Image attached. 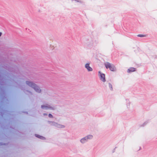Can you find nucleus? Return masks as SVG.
<instances>
[{"instance_id": "1", "label": "nucleus", "mask_w": 157, "mask_h": 157, "mask_svg": "<svg viewBox=\"0 0 157 157\" xmlns=\"http://www.w3.org/2000/svg\"><path fill=\"white\" fill-rule=\"evenodd\" d=\"M15 128L14 126H13L12 123L10 122L6 123H0V134H2V139H4V136L7 138V135L9 133H13V131Z\"/></svg>"}, {"instance_id": "2", "label": "nucleus", "mask_w": 157, "mask_h": 157, "mask_svg": "<svg viewBox=\"0 0 157 157\" xmlns=\"http://www.w3.org/2000/svg\"><path fill=\"white\" fill-rule=\"evenodd\" d=\"M105 66L107 69H109L112 71H116V68L113 64H111L108 62L105 63Z\"/></svg>"}, {"instance_id": "3", "label": "nucleus", "mask_w": 157, "mask_h": 157, "mask_svg": "<svg viewBox=\"0 0 157 157\" xmlns=\"http://www.w3.org/2000/svg\"><path fill=\"white\" fill-rule=\"evenodd\" d=\"M48 122L50 125L54 126L57 128H63L65 127L64 125L58 124L57 123L54 121H48Z\"/></svg>"}, {"instance_id": "4", "label": "nucleus", "mask_w": 157, "mask_h": 157, "mask_svg": "<svg viewBox=\"0 0 157 157\" xmlns=\"http://www.w3.org/2000/svg\"><path fill=\"white\" fill-rule=\"evenodd\" d=\"M41 108L42 109H50L52 110H55V108L54 107L51 106L50 105L48 104L45 105H42L41 106Z\"/></svg>"}, {"instance_id": "5", "label": "nucleus", "mask_w": 157, "mask_h": 157, "mask_svg": "<svg viewBox=\"0 0 157 157\" xmlns=\"http://www.w3.org/2000/svg\"><path fill=\"white\" fill-rule=\"evenodd\" d=\"M93 136L92 135H89L82 138L80 140V142L81 143L84 144L86 142L88 139H90L93 138Z\"/></svg>"}, {"instance_id": "6", "label": "nucleus", "mask_w": 157, "mask_h": 157, "mask_svg": "<svg viewBox=\"0 0 157 157\" xmlns=\"http://www.w3.org/2000/svg\"><path fill=\"white\" fill-rule=\"evenodd\" d=\"M98 75L99 76L100 80L103 82H105L106 81L105 74L102 73L100 71H99L98 72Z\"/></svg>"}, {"instance_id": "7", "label": "nucleus", "mask_w": 157, "mask_h": 157, "mask_svg": "<svg viewBox=\"0 0 157 157\" xmlns=\"http://www.w3.org/2000/svg\"><path fill=\"white\" fill-rule=\"evenodd\" d=\"M25 84L33 88L36 83L32 81L26 80L25 81Z\"/></svg>"}, {"instance_id": "8", "label": "nucleus", "mask_w": 157, "mask_h": 157, "mask_svg": "<svg viewBox=\"0 0 157 157\" xmlns=\"http://www.w3.org/2000/svg\"><path fill=\"white\" fill-rule=\"evenodd\" d=\"M33 89L37 93H40L41 92V90L39 86L36 84Z\"/></svg>"}, {"instance_id": "9", "label": "nucleus", "mask_w": 157, "mask_h": 157, "mask_svg": "<svg viewBox=\"0 0 157 157\" xmlns=\"http://www.w3.org/2000/svg\"><path fill=\"white\" fill-rule=\"evenodd\" d=\"M85 67L89 72L91 71H93V69L90 66V63H86L85 64Z\"/></svg>"}, {"instance_id": "10", "label": "nucleus", "mask_w": 157, "mask_h": 157, "mask_svg": "<svg viewBox=\"0 0 157 157\" xmlns=\"http://www.w3.org/2000/svg\"><path fill=\"white\" fill-rule=\"evenodd\" d=\"M136 71V68L133 67H131L128 69L127 71V72L128 73H131L132 72L135 71Z\"/></svg>"}, {"instance_id": "11", "label": "nucleus", "mask_w": 157, "mask_h": 157, "mask_svg": "<svg viewBox=\"0 0 157 157\" xmlns=\"http://www.w3.org/2000/svg\"><path fill=\"white\" fill-rule=\"evenodd\" d=\"M35 136L36 137L41 140H45L46 139V138L45 137L38 134H35Z\"/></svg>"}, {"instance_id": "12", "label": "nucleus", "mask_w": 157, "mask_h": 157, "mask_svg": "<svg viewBox=\"0 0 157 157\" xmlns=\"http://www.w3.org/2000/svg\"><path fill=\"white\" fill-rule=\"evenodd\" d=\"M22 90H23L24 92L25 93V94H27L26 93L27 92L30 95H33V93L30 90H26L25 88L22 89Z\"/></svg>"}, {"instance_id": "13", "label": "nucleus", "mask_w": 157, "mask_h": 157, "mask_svg": "<svg viewBox=\"0 0 157 157\" xmlns=\"http://www.w3.org/2000/svg\"><path fill=\"white\" fill-rule=\"evenodd\" d=\"M9 143V142H8L5 143L3 142H0V146H7L8 145Z\"/></svg>"}, {"instance_id": "14", "label": "nucleus", "mask_w": 157, "mask_h": 157, "mask_svg": "<svg viewBox=\"0 0 157 157\" xmlns=\"http://www.w3.org/2000/svg\"><path fill=\"white\" fill-rule=\"evenodd\" d=\"M74 1H76L77 2L80 3L81 4H84L85 2L81 0H74Z\"/></svg>"}, {"instance_id": "15", "label": "nucleus", "mask_w": 157, "mask_h": 157, "mask_svg": "<svg viewBox=\"0 0 157 157\" xmlns=\"http://www.w3.org/2000/svg\"><path fill=\"white\" fill-rule=\"evenodd\" d=\"M108 84H109V88L110 90L111 91H113V88L112 87V85L110 83H108Z\"/></svg>"}, {"instance_id": "16", "label": "nucleus", "mask_w": 157, "mask_h": 157, "mask_svg": "<svg viewBox=\"0 0 157 157\" xmlns=\"http://www.w3.org/2000/svg\"><path fill=\"white\" fill-rule=\"evenodd\" d=\"M137 36L139 37H146L147 36L146 35H143V34H138Z\"/></svg>"}, {"instance_id": "17", "label": "nucleus", "mask_w": 157, "mask_h": 157, "mask_svg": "<svg viewBox=\"0 0 157 157\" xmlns=\"http://www.w3.org/2000/svg\"><path fill=\"white\" fill-rule=\"evenodd\" d=\"M148 123V121H146L142 124L140 126L141 127H144L145 125H146Z\"/></svg>"}, {"instance_id": "18", "label": "nucleus", "mask_w": 157, "mask_h": 157, "mask_svg": "<svg viewBox=\"0 0 157 157\" xmlns=\"http://www.w3.org/2000/svg\"><path fill=\"white\" fill-rule=\"evenodd\" d=\"M48 116L50 118H53V116L51 113H49L48 115Z\"/></svg>"}, {"instance_id": "19", "label": "nucleus", "mask_w": 157, "mask_h": 157, "mask_svg": "<svg viewBox=\"0 0 157 157\" xmlns=\"http://www.w3.org/2000/svg\"><path fill=\"white\" fill-rule=\"evenodd\" d=\"M116 148H117V147H115V148L112 151V153H113L114 152H115V149H116Z\"/></svg>"}, {"instance_id": "20", "label": "nucleus", "mask_w": 157, "mask_h": 157, "mask_svg": "<svg viewBox=\"0 0 157 157\" xmlns=\"http://www.w3.org/2000/svg\"><path fill=\"white\" fill-rule=\"evenodd\" d=\"M43 115L44 116H47L48 115V114L47 113H45L43 114Z\"/></svg>"}, {"instance_id": "21", "label": "nucleus", "mask_w": 157, "mask_h": 157, "mask_svg": "<svg viewBox=\"0 0 157 157\" xmlns=\"http://www.w3.org/2000/svg\"><path fill=\"white\" fill-rule=\"evenodd\" d=\"M23 112L26 114H28V112L27 111Z\"/></svg>"}, {"instance_id": "22", "label": "nucleus", "mask_w": 157, "mask_h": 157, "mask_svg": "<svg viewBox=\"0 0 157 157\" xmlns=\"http://www.w3.org/2000/svg\"><path fill=\"white\" fill-rule=\"evenodd\" d=\"M2 34V32H0V37H1Z\"/></svg>"}, {"instance_id": "23", "label": "nucleus", "mask_w": 157, "mask_h": 157, "mask_svg": "<svg viewBox=\"0 0 157 157\" xmlns=\"http://www.w3.org/2000/svg\"><path fill=\"white\" fill-rule=\"evenodd\" d=\"M126 101H127L128 102V101H128V99H126Z\"/></svg>"}, {"instance_id": "24", "label": "nucleus", "mask_w": 157, "mask_h": 157, "mask_svg": "<svg viewBox=\"0 0 157 157\" xmlns=\"http://www.w3.org/2000/svg\"><path fill=\"white\" fill-rule=\"evenodd\" d=\"M141 149V147H140V149H139V150H140Z\"/></svg>"}, {"instance_id": "25", "label": "nucleus", "mask_w": 157, "mask_h": 157, "mask_svg": "<svg viewBox=\"0 0 157 157\" xmlns=\"http://www.w3.org/2000/svg\"><path fill=\"white\" fill-rule=\"evenodd\" d=\"M157 58V56H156L155 58Z\"/></svg>"}, {"instance_id": "26", "label": "nucleus", "mask_w": 157, "mask_h": 157, "mask_svg": "<svg viewBox=\"0 0 157 157\" xmlns=\"http://www.w3.org/2000/svg\"><path fill=\"white\" fill-rule=\"evenodd\" d=\"M27 28H26V30H27Z\"/></svg>"}, {"instance_id": "27", "label": "nucleus", "mask_w": 157, "mask_h": 157, "mask_svg": "<svg viewBox=\"0 0 157 157\" xmlns=\"http://www.w3.org/2000/svg\"><path fill=\"white\" fill-rule=\"evenodd\" d=\"M128 104H129H129H130V102H129L128 103Z\"/></svg>"}, {"instance_id": "28", "label": "nucleus", "mask_w": 157, "mask_h": 157, "mask_svg": "<svg viewBox=\"0 0 157 157\" xmlns=\"http://www.w3.org/2000/svg\"><path fill=\"white\" fill-rule=\"evenodd\" d=\"M71 0L72 1H74V0Z\"/></svg>"}]
</instances>
